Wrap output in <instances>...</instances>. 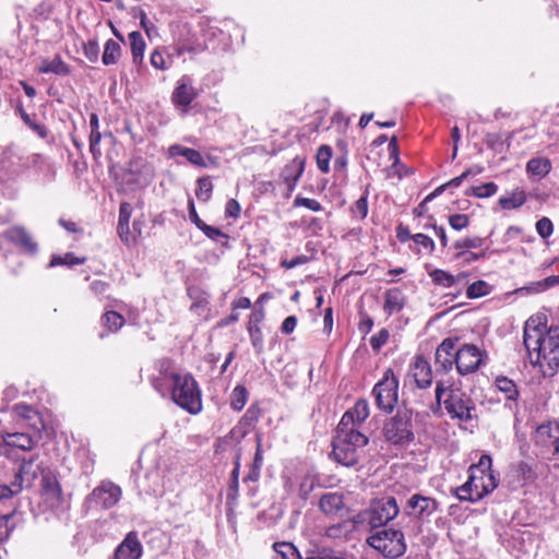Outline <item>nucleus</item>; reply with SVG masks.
<instances>
[{"label": "nucleus", "mask_w": 559, "mask_h": 559, "mask_svg": "<svg viewBox=\"0 0 559 559\" xmlns=\"http://www.w3.org/2000/svg\"><path fill=\"white\" fill-rule=\"evenodd\" d=\"M523 343L530 354L537 353L536 365L544 377H554L558 372L559 325L547 326L545 316H532L524 325Z\"/></svg>", "instance_id": "obj_1"}, {"label": "nucleus", "mask_w": 559, "mask_h": 559, "mask_svg": "<svg viewBox=\"0 0 559 559\" xmlns=\"http://www.w3.org/2000/svg\"><path fill=\"white\" fill-rule=\"evenodd\" d=\"M491 457L481 455L477 464L468 469V479L455 489L461 501L477 502L498 487V479L491 471Z\"/></svg>", "instance_id": "obj_2"}, {"label": "nucleus", "mask_w": 559, "mask_h": 559, "mask_svg": "<svg viewBox=\"0 0 559 559\" xmlns=\"http://www.w3.org/2000/svg\"><path fill=\"white\" fill-rule=\"evenodd\" d=\"M346 419H341L336 436L333 440L332 455L334 460L344 466H354L358 463L362 448L367 445L368 438L357 428L346 427Z\"/></svg>", "instance_id": "obj_3"}, {"label": "nucleus", "mask_w": 559, "mask_h": 559, "mask_svg": "<svg viewBox=\"0 0 559 559\" xmlns=\"http://www.w3.org/2000/svg\"><path fill=\"white\" fill-rule=\"evenodd\" d=\"M435 392L438 405L443 403L447 413L452 419L469 421L475 417V402L461 388L452 384L444 385L442 381H438Z\"/></svg>", "instance_id": "obj_4"}, {"label": "nucleus", "mask_w": 559, "mask_h": 559, "mask_svg": "<svg viewBox=\"0 0 559 559\" xmlns=\"http://www.w3.org/2000/svg\"><path fill=\"white\" fill-rule=\"evenodd\" d=\"M167 395L180 408L197 415L202 411V394L198 382L190 373H182L169 388Z\"/></svg>", "instance_id": "obj_5"}, {"label": "nucleus", "mask_w": 559, "mask_h": 559, "mask_svg": "<svg viewBox=\"0 0 559 559\" xmlns=\"http://www.w3.org/2000/svg\"><path fill=\"white\" fill-rule=\"evenodd\" d=\"M413 413L407 408L397 409L396 414L388 419L383 427V435L392 444H405L414 440Z\"/></svg>", "instance_id": "obj_6"}, {"label": "nucleus", "mask_w": 559, "mask_h": 559, "mask_svg": "<svg viewBox=\"0 0 559 559\" xmlns=\"http://www.w3.org/2000/svg\"><path fill=\"white\" fill-rule=\"evenodd\" d=\"M367 544L389 558L401 557L406 551L404 534L400 530L377 531L367 538Z\"/></svg>", "instance_id": "obj_7"}, {"label": "nucleus", "mask_w": 559, "mask_h": 559, "mask_svg": "<svg viewBox=\"0 0 559 559\" xmlns=\"http://www.w3.org/2000/svg\"><path fill=\"white\" fill-rule=\"evenodd\" d=\"M400 513V507L394 497H382L371 501L370 507L361 514L362 521H368L372 528L384 526Z\"/></svg>", "instance_id": "obj_8"}, {"label": "nucleus", "mask_w": 559, "mask_h": 559, "mask_svg": "<svg viewBox=\"0 0 559 559\" xmlns=\"http://www.w3.org/2000/svg\"><path fill=\"white\" fill-rule=\"evenodd\" d=\"M372 394L377 406L390 413L393 411L399 399V380L392 369H386L382 379L374 385Z\"/></svg>", "instance_id": "obj_9"}, {"label": "nucleus", "mask_w": 559, "mask_h": 559, "mask_svg": "<svg viewBox=\"0 0 559 559\" xmlns=\"http://www.w3.org/2000/svg\"><path fill=\"white\" fill-rule=\"evenodd\" d=\"M153 373L150 376L152 386L162 395L167 396L169 388L180 378L174 368V362L169 358H162L154 362Z\"/></svg>", "instance_id": "obj_10"}, {"label": "nucleus", "mask_w": 559, "mask_h": 559, "mask_svg": "<svg viewBox=\"0 0 559 559\" xmlns=\"http://www.w3.org/2000/svg\"><path fill=\"white\" fill-rule=\"evenodd\" d=\"M487 358L486 352L474 344H464L455 350V366L462 376L476 372Z\"/></svg>", "instance_id": "obj_11"}, {"label": "nucleus", "mask_w": 559, "mask_h": 559, "mask_svg": "<svg viewBox=\"0 0 559 559\" xmlns=\"http://www.w3.org/2000/svg\"><path fill=\"white\" fill-rule=\"evenodd\" d=\"M533 441L543 452L559 454V421L551 420L537 426L533 433Z\"/></svg>", "instance_id": "obj_12"}, {"label": "nucleus", "mask_w": 559, "mask_h": 559, "mask_svg": "<svg viewBox=\"0 0 559 559\" xmlns=\"http://www.w3.org/2000/svg\"><path fill=\"white\" fill-rule=\"evenodd\" d=\"M121 488L111 481H102L87 497V501L96 508L109 509L121 498Z\"/></svg>", "instance_id": "obj_13"}, {"label": "nucleus", "mask_w": 559, "mask_h": 559, "mask_svg": "<svg viewBox=\"0 0 559 559\" xmlns=\"http://www.w3.org/2000/svg\"><path fill=\"white\" fill-rule=\"evenodd\" d=\"M438 508L439 503L436 499L415 493L407 500L404 512L409 516L424 520L433 514Z\"/></svg>", "instance_id": "obj_14"}, {"label": "nucleus", "mask_w": 559, "mask_h": 559, "mask_svg": "<svg viewBox=\"0 0 559 559\" xmlns=\"http://www.w3.org/2000/svg\"><path fill=\"white\" fill-rule=\"evenodd\" d=\"M198 97V91L192 84V79L188 75L181 76L171 94V102L175 106L181 107L182 111L188 112L191 103Z\"/></svg>", "instance_id": "obj_15"}, {"label": "nucleus", "mask_w": 559, "mask_h": 559, "mask_svg": "<svg viewBox=\"0 0 559 559\" xmlns=\"http://www.w3.org/2000/svg\"><path fill=\"white\" fill-rule=\"evenodd\" d=\"M36 442L37 439L25 432H5L0 436V454L9 456L13 449L29 451Z\"/></svg>", "instance_id": "obj_16"}, {"label": "nucleus", "mask_w": 559, "mask_h": 559, "mask_svg": "<svg viewBox=\"0 0 559 559\" xmlns=\"http://www.w3.org/2000/svg\"><path fill=\"white\" fill-rule=\"evenodd\" d=\"M143 554V546L135 532H130L116 548L112 559H140Z\"/></svg>", "instance_id": "obj_17"}, {"label": "nucleus", "mask_w": 559, "mask_h": 559, "mask_svg": "<svg viewBox=\"0 0 559 559\" xmlns=\"http://www.w3.org/2000/svg\"><path fill=\"white\" fill-rule=\"evenodd\" d=\"M455 342L452 338H445L437 347L435 364L437 370L444 372L452 369L455 364Z\"/></svg>", "instance_id": "obj_18"}, {"label": "nucleus", "mask_w": 559, "mask_h": 559, "mask_svg": "<svg viewBox=\"0 0 559 559\" xmlns=\"http://www.w3.org/2000/svg\"><path fill=\"white\" fill-rule=\"evenodd\" d=\"M305 170V158L296 156L282 170L281 179L285 183L287 191L290 193L295 190Z\"/></svg>", "instance_id": "obj_19"}, {"label": "nucleus", "mask_w": 559, "mask_h": 559, "mask_svg": "<svg viewBox=\"0 0 559 559\" xmlns=\"http://www.w3.org/2000/svg\"><path fill=\"white\" fill-rule=\"evenodd\" d=\"M319 509L329 518L341 516L345 510L344 496L340 492H325L319 500Z\"/></svg>", "instance_id": "obj_20"}, {"label": "nucleus", "mask_w": 559, "mask_h": 559, "mask_svg": "<svg viewBox=\"0 0 559 559\" xmlns=\"http://www.w3.org/2000/svg\"><path fill=\"white\" fill-rule=\"evenodd\" d=\"M361 514L353 519H347L332 524L325 528V536L332 539H346L355 532L357 524L361 523Z\"/></svg>", "instance_id": "obj_21"}, {"label": "nucleus", "mask_w": 559, "mask_h": 559, "mask_svg": "<svg viewBox=\"0 0 559 559\" xmlns=\"http://www.w3.org/2000/svg\"><path fill=\"white\" fill-rule=\"evenodd\" d=\"M35 457L24 460L14 474V480L21 485V489L32 486L34 480L38 477L40 471L39 465L35 464Z\"/></svg>", "instance_id": "obj_22"}, {"label": "nucleus", "mask_w": 559, "mask_h": 559, "mask_svg": "<svg viewBox=\"0 0 559 559\" xmlns=\"http://www.w3.org/2000/svg\"><path fill=\"white\" fill-rule=\"evenodd\" d=\"M4 236L25 252L34 253L37 251L36 242L23 227H11L4 233Z\"/></svg>", "instance_id": "obj_23"}, {"label": "nucleus", "mask_w": 559, "mask_h": 559, "mask_svg": "<svg viewBox=\"0 0 559 559\" xmlns=\"http://www.w3.org/2000/svg\"><path fill=\"white\" fill-rule=\"evenodd\" d=\"M412 376L420 389L429 388L432 383V371L430 364L423 356H416L412 367Z\"/></svg>", "instance_id": "obj_24"}, {"label": "nucleus", "mask_w": 559, "mask_h": 559, "mask_svg": "<svg viewBox=\"0 0 559 559\" xmlns=\"http://www.w3.org/2000/svg\"><path fill=\"white\" fill-rule=\"evenodd\" d=\"M369 416V405L366 400H359L355 403L354 407L350 411H347L341 419H346L348 417V421H346V427H354L361 425Z\"/></svg>", "instance_id": "obj_25"}, {"label": "nucleus", "mask_w": 559, "mask_h": 559, "mask_svg": "<svg viewBox=\"0 0 559 559\" xmlns=\"http://www.w3.org/2000/svg\"><path fill=\"white\" fill-rule=\"evenodd\" d=\"M168 153L170 157L182 156L194 166L206 167L204 157L199 151L194 148L185 147L179 144H174L168 148Z\"/></svg>", "instance_id": "obj_26"}, {"label": "nucleus", "mask_w": 559, "mask_h": 559, "mask_svg": "<svg viewBox=\"0 0 559 559\" xmlns=\"http://www.w3.org/2000/svg\"><path fill=\"white\" fill-rule=\"evenodd\" d=\"M405 305V296L400 288H391L384 294L383 310L388 316L400 312Z\"/></svg>", "instance_id": "obj_27"}, {"label": "nucleus", "mask_w": 559, "mask_h": 559, "mask_svg": "<svg viewBox=\"0 0 559 559\" xmlns=\"http://www.w3.org/2000/svg\"><path fill=\"white\" fill-rule=\"evenodd\" d=\"M526 200V192L523 189L518 188L501 195L498 202L503 210H516L521 207Z\"/></svg>", "instance_id": "obj_28"}, {"label": "nucleus", "mask_w": 559, "mask_h": 559, "mask_svg": "<svg viewBox=\"0 0 559 559\" xmlns=\"http://www.w3.org/2000/svg\"><path fill=\"white\" fill-rule=\"evenodd\" d=\"M551 167V162L546 157H534L526 163L527 174L537 179L546 177Z\"/></svg>", "instance_id": "obj_29"}, {"label": "nucleus", "mask_w": 559, "mask_h": 559, "mask_svg": "<svg viewBox=\"0 0 559 559\" xmlns=\"http://www.w3.org/2000/svg\"><path fill=\"white\" fill-rule=\"evenodd\" d=\"M130 41V48L132 53V61L134 64L140 66L143 63L144 59V50H145V41L140 32H131L128 35Z\"/></svg>", "instance_id": "obj_30"}, {"label": "nucleus", "mask_w": 559, "mask_h": 559, "mask_svg": "<svg viewBox=\"0 0 559 559\" xmlns=\"http://www.w3.org/2000/svg\"><path fill=\"white\" fill-rule=\"evenodd\" d=\"M40 73H55L57 75H68L70 70L67 63L59 56H55L51 60L44 59L38 67Z\"/></svg>", "instance_id": "obj_31"}, {"label": "nucleus", "mask_w": 559, "mask_h": 559, "mask_svg": "<svg viewBox=\"0 0 559 559\" xmlns=\"http://www.w3.org/2000/svg\"><path fill=\"white\" fill-rule=\"evenodd\" d=\"M429 276L433 284L438 286H442L444 288L452 287L456 280H460L461 277L464 278L466 275L464 273L459 274L457 277L453 276L448 271L441 270V269H435L429 272Z\"/></svg>", "instance_id": "obj_32"}, {"label": "nucleus", "mask_w": 559, "mask_h": 559, "mask_svg": "<svg viewBox=\"0 0 559 559\" xmlns=\"http://www.w3.org/2000/svg\"><path fill=\"white\" fill-rule=\"evenodd\" d=\"M496 388L506 395L508 401H516L519 397V390L515 382L508 377L499 376L495 380Z\"/></svg>", "instance_id": "obj_33"}, {"label": "nucleus", "mask_w": 559, "mask_h": 559, "mask_svg": "<svg viewBox=\"0 0 559 559\" xmlns=\"http://www.w3.org/2000/svg\"><path fill=\"white\" fill-rule=\"evenodd\" d=\"M102 325L107 330L108 333L118 332L124 324V318L116 311H106L102 316Z\"/></svg>", "instance_id": "obj_34"}, {"label": "nucleus", "mask_w": 559, "mask_h": 559, "mask_svg": "<svg viewBox=\"0 0 559 559\" xmlns=\"http://www.w3.org/2000/svg\"><path fill=\"white\" fill-rule=\"evenodd\" d=\"M121 57L120 44L114 39H108L105 44L102 61L105 66H111L118 62Z\"/></svg>", "instance_id": "obj_35"}, {"label": "nucleus", "mask_w": 559, "mask_h": 559, "mask_svg": "<svg viewBox=\"0 0 559 559\" xmlns=\"http://www.w3.org/2000/svg\"><path fill=\"white\" fill-rule=\"evenodd\" d=\"M273 548L275 552L273 559H301L300 554L290 543H275Z\"/></svg>", "instance_id": "obj_36"}, {"label": "nucleus", "mask_w": 559, "mask_h": 559, "mask_svg": "<svg viewBox=\"0 0 559 559\" xmlns=\"http://www.w3.org/2000/svg\"><path fill=\"white\" fill-rule=\"evenodd\" d=\"M16 111L19 112L23 122L32 129L39 138L46 139L48 135L47 128L44 124L36 122L23 108L22 105L16 107Z\"/></svg>", "instance_id": "obj_37"}, {"label": "nucleus", "mask_w": 559, "mask_h": 559, "mask_svg": "<svg viewBox=\"0 0 559 559\" xmlns=\"http://www.w3.org/2000/svg\"><path fill=\"white\" fill-rule=\"evenodd\" d=\"M41 487H43L44 492L47 496H49L53 499L60 498L61 489H60L59 483H58L57 478L53 475H51L50 473L43 474Z\"/></svg>", "instance_id": "obj_38"}, {"label": "nucleus", "mask_w": 559, "mask_h": 559, "mask_svg": "<svg viewBox=\"0 0 559 559\" xmlns=\"http://www.w3.org/2000/svg\"><path fill=\"white\" fill-rule=\"evenodd\" d=\"M332 157V148L329 145H321L316 155L318 168L323 173L330 171V160Z\"/></svg>", "instance_id": "obj_39"}, {"label": "nucleus", "mask_w": 559, "mask_h": 559, "mask_svg": "<svg viewBox=\"0 0 559 559\" xmlns=\"http://www.w3.org/2000/svg\"><path fill=\"white\" fill-rule=\"evenodd\" d=\"M498 191V186L495 182H486L480 186L471 187L465 194L476 198H489Z\"/></svg>", "instance_id": "obj_40"}, {"label": "nucleus", "mask_w": 559, "mask_h": 559, "mask_svg": "<svg viewBox=\"0 0 559 559\" xmlns=\"http://www.w3.org/2000/svg\"><path fill=\"white\" fill-rule=\"evenodd\" d=\"M85 258H78L73 253H66L64 255H52L49 262V267L58 266V265H68L73 266L78 264H83L85 262Z\"/></svg>", "instance_id": "obj_41"}, {"label": "nucleus", "mask_w": 559, "mask_h": 559, "mask_svg": "<svg viewBox=\"0 0 559 559\" xmlns=\"http://www.w3.org/2000/svg\"><path fill=\"white\" fill-rule=\"evenodd\" d=\"M248 400V391L242 385H237L230 395V406L235 411H241Z\"/></svg>", "instance_id": "obj_42"}, {"label": "nucleus", "mask_w": 559, "mask_h": 559, "mask_svg": "<svg viewBox=\"0 0 559 559\" xmlns=\"http://www.w3.org/2000/svg\"><path fill=\"white\" fill-rule=\"evenodd\" d=\"M248 333L250 336V342L257 354L263 353V335L260 326L257 324H248Z\"/></svg>", "instance_id": "obj_43"}, {"label": "nucleus", "mask_w": 559, "mask_h": 559, "mask_svg": "<svg viewBox=\"0 0 559 559\" xmlns=\"http://www.w3.org/2000/svg\"><path fill=\"white\" fill-rule=\"evenodd\" d=\"M489 293V285L485 281H476L472 283L466 289V296L469 299L486 296Z\"/></svg>", "instance_id": "obj_44"}, {"label": "nucleus", "mask_w": 559, "mask_h": 559, "mask_svg": "<svg viewBox=\"0 0 559 559\" xmlns=\"http://www.w3.org/2000/svg\"><path fill=\"white\" fill-rule=\"evenodd\" d=\"M484 243V238L480 237H466L459 239L453 243V247L457 251H468L471 249L480 248Z\"/></svg>", "instance_id": "obj_45"}, {"label": "nucleus", "mask_w": 559, "mask_h": 559, "mask_svg": "<svg viewBox=\"0 0 559 559\" xmlns=\"http://www.w3.org/2000/svg\"><path fill=\"white\" fill-rule=\"evenodd\" d=\"M16 411L17 413L27 418V419H36L38 425L36 423L33 424V427L35 428L36 430V438L38 439L39 436H40V429L43 427V423L40 420V418L38 417V414L29 406H26V405H20L16 407Z\"/></svg>", "instance_id": "obj_46"}, {"label": "nucleus", "mask_w": 559, "mask_h": 559, "mask_svg": "<svg viewBox=\"0 0 559 559\" xmlns=\"http://www.w3.org/2000/svg\"><path fill=\"white\" fill-rule=\"evenodd\" d=\"M13 513L0 514V543L7 540L14 530Z\"/></svg>", "instance_id": "obj_47"}, {"label": "nucleus", "mask_w": 559, "mask_h": 559, "mask_svg": "<svg viewBox=\"0 0 559 559\" xmlns=\"http://www.w3.org/2000/svg\"><path fill=\"white\" fill-rule=\"evenodd\" d=\"M213 185L207 177L200 178L198 180V188L195 190V195L202 200L207 201L211 198Z\"/></svg>", "instance_id": "obj_48"}, {"label": "nucleus", "mask_w": 559, "mask_h": 559, "mask_svg": "<svg viewBox=\"0 0 559 559\" xmlns=\"http://www.w3.org/2000/svg\"><path fill=\"white\" fill-rule=\"evenodd\" d=\"M190 297L193 299L191 304L190 310L197 313H201V311L207 310L209 306V296L204 293H201L199 296L194 297L193 292L189 290Z\"/></svg>", "instance_id": "obj_49"}, {"label": "nucleus", "mask_w": 559, "mask_h": 559, "mask_svg": "<svg viewBox=\"0 0 559 559\" xmlns=\"http://www.w3.org/2000/svg\"><path fill=\"white\" fill-rule=\"evenodd\" d=\"M306 559H346L341 552L333 549L322 548L311 552Z\"/></svg>", "instance_id": "obj_50"}, {"label": "nucleus", "mask_w": 559, "mask_h": 559, "mask_svg": "<svg viewBox=\"0 0 559 559\" xmlns=\"http://www.w3.org/2000/svg\"><path fill=\"white\" fill-rule=\"evenodd\" d=\"M536 231L543 238L547 239L554 231V225L548 217H543L536 223Z\"/></svg>", "instance_id": "obj_51"}, {"label": "nucleus", "mask_w": 559, "mask_h": 559, "mask_svg": "<svg viewBox=\"0 0 559 559\" xmlns=\"http://www.w3.org/2000/svg\"><path fill=\"white\" fill-rule=\"evenodd\" d=\"M102 140V134L99 130L91 131L90 134V151L94 157V159H98L102 155L99 143Z\"/></svg>", "instance_id": "obj_52"}, {"label": "nucleus", "mask_w": 559, "mask_h": 559, "mask_svg": "<svg viewBox=\"0 0 559 559\" xmlns=\"http://www.w3.org/2000/svg\"><path fill=\"white\" fill-rule=\"evenodd\" d=\"M412 239L414 242L418 246H421L425 250H427L429 253H432L435 251V242L433 240L425 235V234H415L412 236Z\"/></svg>", "instance_id": "obj_53"}, {"label": "nucleus", "mask_w": 559, "mask_h": 559, "mask_svg": "<svg viewBox=\"0 0 559 559\" xmlns=\"http://www.w3.org/2000/svg\"><path fill=\"white\" fill-rule=\"evenodd\" d=\"M516 471L524 481H533L536 478L533 467L527 462L521 461Z\"/></svg>", "instance_id": "obj_54"}, {"label": "nucleus", "mask_w": 559, "mask_h": 559, "mask_svg": "<svg viewBox=\"0 0 559 559\" xmlns=\"http://www.w3.org/2000/svg\"><path fill=\"white\" fill-rule=\"evenodd\" d=\"M389 340V332L386 329H381L377 334L370 338V345L373 350H379Z\"/></svg>", "instance_id": "obj_55"}, {"label": "nucleus", "mask_w": 559, "mask_h": 559, "mask_svg": "<svg viewBox=\"0 0 559 559\" xmlns=\"http://www.w3.org/2000/svg\"><path fill=\"white\" fill-rule=\"evenodd\" d=\"M21 491V485L14 479L9 485H0V500L10 498Z\"/></svg>", "instance_id": "obj_56"}, {"label": "nucleus", "mask_w": 559, "mask_h": 559, "mask_svg": "<svg viewBox=\"0 0 559 559\" xmlns=\"http://www.w3.org/2000/svg\"><path fill=\"white\" fill-rule=\"evenodd\" d=\"M294 204L295 206H304L313 212H320L322 210V205L320 204V202L310 198L297 197L294 201Z\"/></svg>", "instance_id": "obj_57"}, {"label": "nucleus", "mask_w": 559, "mask_h": 559, "mask_svg": "<svg viewBox=\"0 0 559 559\" xmlns=\"http://www.w3.org/2000/svg\"><path fill=\"white\" fill-rule=\"evenodd\" d=\"M469 218L465 214H453L449 217L450 226L455 230H462L468 226Z\"/></svg>", "instance_id": "obj_58"}, {"label": "nucleus", "mask_w": 559, "mask_h": 559, "mask_svg": "<svg viewBox=\"0 0 559 559\" xmlns=\"http://www.w3.org/2000/svg\"><path fill=\"white\" fill-rule=\"evenodd\" d=\"M84 56L91 61L96 62L98 59L99 47L96 40H88L84 45Z\"/></svg>", "instance_id": "obj_59"}, {"label": "nucleus", "mask_w": 559, "mask_h": 559, "mask_svg": "<svg viewBox=\"0 0 559 559\" xmlns=\"http://www.w3.org/2000/svg\"><path fill=\"white\" fill-rule=\"evenodd\" d=\"M151 64L158 70H166L168 69V64L164 58L163 52L159 49H155L150 57Z\"/></svg>", "instance_id": "obj_60"}, {"label": "nucleus", "mask_w": 559, "mask_h": 559, "mask_svg": "<svg viewBox=\"0 0 559 559\" xmlns=\"http://www.w3.org/2000/svg\"><path fill=\"white\" fill-rule=\"evenodd\" d=\"M200 230H202L210 239L218 241L221 238L227 239L228 236L224 234L221 229L204 224L201 226Z\"/></svg>", "instance_id": "obj_61"}, {"label": "nucleus", "mask_w": 559, "mask_h": 559, "mask_svg": "<svg viewBox=\"0 0 559 559\" xmlns=\"http://www.w3.org/2000/svg\"><path fill=\"white\" fill-rule=\"evenodd\" d=\"M202 50V46L200 44L186 41L183 39H179L177 44V51L179 55L185 52H199Z\"/></svg>", "instance_id": "obj_62"}, {"label": "nucleus", "mask_w": 559, "mask_h": 559, "mask_svg": "<svg viewBox=\"0 0 559 559\" xmlns=\"http://www.w3.org/2000/svg\"><path fill=\"white\" fill-rule=\"evenodd\" d=\"M542 292H545V286L543 285L542 281L533 282L527 286H523L516 289V293L521 295L538 294Z\"/></svg>", "instance_id": "obj_63"}, {"label": "nucleus", "mask_w": 559, "mask_h": 559, "mask_svg": "<svg viewBox=\"0 0 559 559\" xmlns=\"http://www.w3.org/2000/svg\"><path fill=\"white\" fill-rule=\"evenodd\" d=\"M240 211H241V207L237 200L230 199L227 201L226 206H225V215L227 217L237 218L240 215Z\"/></svg>", "instance_id": "obj_64"}]
</instances>
